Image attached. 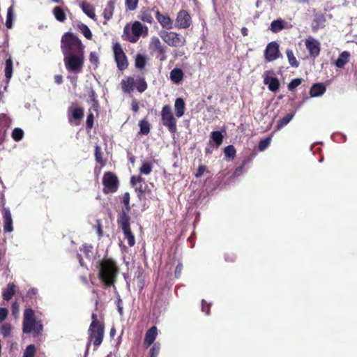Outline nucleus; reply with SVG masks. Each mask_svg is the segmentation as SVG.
I'll return each instance as SVG.
<instances>
[{"instance_id": "nucleus-16", "label": "nucleus", "mask_w": 357, "mask_h": 357, "mask_svg": "<svg viewBox=\"0 0 357 357\" xmlns=\"http://www.w3.org/2000/svg\"><path fill=\"white\" fill-rule=\"evenodd\" d=\"M305 46L312 56L316 57L319 55L320 52V43L318 40L312 37H309L305 40Z\"/></svg>"}, {"instance_id": "nucleus-20", "label": "nucleus", "mask_w": 357, "mask_h": 357, "mask_svg": "<svg viewBox=\"0 0 357 357\" xmlns=\"http://www.w3.org/2000/svg\"><path fill=\"white\" fill-rule=\"evenodd\" d=\"M223 135L219 131H213L211 132V140L209 141V146H213V148H218L222 143Z\"/></svg>"}, {"instance_id": "nucleus-61", "label": "nucleus", "mask_w": 357, "mask_h": 357, "mask_svg": "<svg viewBox=\"0 0 357 357\" xmlns=\"http://www.w3.org/2000/svg\"><path fill=\"white\" fill-rule=\"evenodd\" d=\"M116 334V329L113 327L110 330L109 335L112 337H113Z\"/></svg>"}, {"instance_id": "nucleus-1", "label": "nucleus", "mask_w": 357, "mask_h": 357, "mask_svg": "<svg viewBox=\"0 0 357 357\" xmlns=\"http://www.w3.org/2000/svg\"><path fill=\"white\" fill-rule=\"evenodd\" d=\"M103 318L100 314H93L92 321L89 328V344L93 342L95 349L99 347L104 337Z\"/></svg>"}, {"instance_id": "nucleus-33", "label": "nucleus", "mask_w": 357, "mask_h": 357, "mask_svg": "<svg viewBox=\"0 0 357 357\" xmlns=\"http://www.w3.org/2000/svg\"><path fill=\"white\" fill-rule=\"evenodd\" d=\"M71 115L74 120H79L84 116V111L81 107H73L70 109Z\"/></svg>"}, {"instance_id": "nucleus-4", "label": "nucleus", "mask_w": 357, "mask_h": 357, "mask_svg": "<svg viewBox=\"0 0 357 357\" xmlns=\"http://www.w3.org/2000/svg\"><path fill=\"white\" fill-rule=\"evenodd\" d=\"M63 61L68 72L78 74L82 70L84 62V52L79 51L76 54H64Z\"/></svg>"}, {"instance_id": "nucleus-5", "label": "nucleus", "mask_w": 357, "mask_h": 357, "mask_svg": "<svg viewBox=\"0 0 357 357\" xmlns=\"http://www.w3.org/2000/svg\"><path fill=\"white\" fill-rule=\"evenodd\" d=\"M149 29L146 26L143 25L140 22L135 21L131 26V33L128 27L124 28V36L128 41L131 43H137L141 36H146L148 35Z\"/></svg>"}, {"instance_id": "nucleus-35", "label": "nucleus", "mask_w": 357, "mask_h": 357, "mask_svg": "<svg viewBox=\"0 0 357 357\" xmlns=\"http://www.w3.org/2000/svg\"><path fill=\"white\" fill-rule=\"evenodd\" d=\"M294 116V114H288L286 116H284L278 123V129H280L283 126L287 125L290 122V121L293 119Z\"/></svg>"}, {"instance_id": "nucleus-59", "label": "nucleus", "mask_w": 357, "mask_h": 357, "mask_svg": "<svg viewBox=\"0 0 357 357\" xmlns=\"http://www.w3.org/2000/svg\"><path fill=\"white\" fill-rule=\"evenodd\" d=\"M182 267L181 266H177L175 271L176 276H178L181 272Z\"/></svg>"}, {"instance_id": "nucleus-9", "label": "nucleus", "mask_w": 357, "mask_h": 357, "mask_svg": "<svg viewBox=\"0 0 357 357\" xmlns=\"http://www.w3.org/2000/svg\"><path fill=\"white\" fill-rule=\"evenodd\" d=\"M159 35L165 43L172 47H180L185 43V38L175 32L161 31Z\"/></svg>"}, {"instance_id": "nucleus-13", "label": "nucleus", "mask_w": 357, "mask_h": 357, "mask_svg": "<svg viewBox=\"0 0 357 357\" xmlns=\"http://www.w3.org/2000/svg\"><path fill=\"white\" fill-rule=\"evenodd\" d=\"M114 54L115 60L117 63V66L120 70H123L127 68L128 62L126 59V56L123 52L120 45L115 44L114 45Z\"/></svg>"}, {"instance_id": "nucleus-49", "label": "nucleus", "mask_w": 357, "mask_h": 357, "mask_svg": "<svg viewBox=\"0 0 357 357\" xmlns=\"http://www.w3.org/2000/svg\"><path fill=\"white\" fill-rule=\"evenodd\" d=\"M160 351V345L155 344L151 349V357H157Z\"/></svg>"}, {"instance_id": "nucleus-27", "label": "nucleus", "mask_w": 357, "mask_h": 357, "mask_svg": "<svg viewBox=\"0 0 357 357\" xmlns=\"http://www.w3.org/2000/svg\"><path fill=\"white\" fill-rule=\"evenodd\" d=\"M83 12L91 19L95 18V10L92 5L88 3H83L82 5Z\"/></svg>"}, {"instance_id": "nucleus-11", "label": "nucleus", "mask_w": 357, "mask_h": 357, "mask_svg": "<svg viewBox=\"0 0 357 357\" xmlns=\"http://www.w3.org/2000/svg\"><path fill=\"white\" fill-rule=\"evenodd\" d=\"M149 49L153 52L158 54V57L160 61H165L166 59V50L165 47L162 45L160 39L156 36H153L151 38L149 43Z\"/></svg>"}, {"instance_id": "nucleus-15", "label": "nucleus", "mask_w": 357, "mask_h": 357, "mask_svg": "<svg viewBox=\"0 0 357 357\" xmlns=\"http://www.w3.org/2000/svg\"><path fill=\"white\" fill-rule=\"evenodd\" d=\"M265 59L268 61H273L280 56L279 45L275 42L268 44L265 50Z\"/></svg>"}, {"instance_id": "nucleus-43", "label": "nucleus", "mask_w": 357, "mask_h": 357, "mask_svg": "<svg viewBox=\"0 0 357 357\" xmlns=\"http://www.w3.org/2000/svg\"><path fill=\"white\" fill-rule=\"evenodd\" d=\"M24 132L20 128H15L13 131L12 136L15 141H20L23 137Z\"/></svg>"}, {"instance_id": "nucleus-26", "label": "nucleus", "mask_w": 357, "mask_h": 357, "mask_svg": "<svg viewBox=\"0 0 357 357\" xmlns=\"http://www.w3.org/2000/svg\"><path fill=\"white\" fill-rule=\"evenodd\" d=\"M134 79L132 77H128L126 80H122V89L126 93H130L133 90L134 86Z\"/></svg>"}, {"instance_id": "nucleus-14", "label": "nucleus", "mask_w": 357, "mask_h": 357, "mask_svg": "<svg viewBox=\"0 0 357 357\" xmlns=\"http://www.w3.org/2000/svg\"><path fill=\"white\" fill-rule=\"evenodd\" d=\"M191 17L185 10H181L176 20V26L178 29H187L191 24Z\"/></svg>"}, {"instance_id": "nucleus-42", "label": "nucleus", "mask_w": 357, "mask_h": 357, "mask_svg": "<svg viewBox=\"0 0 357 357\" xmlns=\"http://www.w3.org/2000/svg\"><path fill=\"white\" fill-rule=\"evenodd\" d=\"M283 29L282 22L281 20H275L271 23V30L277 32Z\"/></svg>"}, {"instance_id": "nucleus-58", "label": "nucleus", "mask_w": 357, "mask_h": 357, "mask_svg": "<svg viewBox=\"0 0 357 357\" xmlns=\"http://www.w3.org/2000/svg\"><path fill=\"white\" fill-rule=\"evenodd\" d=\"M242 172H243V167H238V168H237V169L235 170V172H234V175L235 176H238L239 175H241V174L242 173Z\"/></svg>"}, {"instance_id": "nucleus-63", "label": "nucleus", "mask_w": 357, "mask_h": 357, "mask_svg": "<svg viewBox=\"0 0 357 357\" xmlns=\"http://www.w3.org/2000/svg\"><path fill=\"white\" fill-rule=\"evenodd\" d=\"M0 312H8V310L5 307H0Z\"/></svg>"}, {"instance_id": "nucleus-6", "label": "nucleus", "mask_w": 357, "mask_h": 357, "mask_svg": "<svg viewBox=\"0 0 357 357\" xmlns=\"http://www.w3.org/2000/svg\"><path fill=\"white\" fill-rule=\"evenodd\" d=\"M43 329V325L34 317V314H25L23 331L26 333H33L37 336Z\"/></svg>"}, {"instance_id": "nucleus-56", "label": "nucleus", "mask_w": 357, "mask_h": 357, "mask_svg": "<svg viewBox=\"0 0 357 357\" xmlns=\"http://www.w3.org/2000/svg\"><path fill=\"white\" fill-rule=\"evenodd\" d=\"M215 148H213V146H209V143L208 146L206 147L205 151L206 153H211Z\"/></svg>"}, {"instance_id": "nucleus-54", "label": "nucleus", "mask_w": 357, "mask_h": 357, "mask_svg": "<svg viewBox=\"0 0 357 357\" xmlns=\"http://www.w3.org/2000/svg\"><path fill=\"white\" fill-rule=\"evenodd\" d=\"M147 88V84L146 83V82L144 80H142L139 84V86H137V90L139 91V92H143Z\"/></svg>"}, {"instance_id": "nucleus-25", "label": "nucleus", "mask_w": 357, "mask_h": 357, "mask_svg": "<svg viewBox=\"0 0 357 357\" xmlns=\"http://www.w3.org/2000/svg\"><path fill=\"white\" fill-rule=\"evenodd\" d=\"M349 56L350 54L349 52H343L335 62L336 66L340 68H343L344 65L348 62Z\"/></svg>"}, {"instance_id": "nucleus-51", "label": "nucleus", "mask_w": 357, "mask_h": 357, "mask_svg": "<svg viewBox=\"0 0 357 357\" xmlns=\"http://www.w3.org/2000/svg\"><path fill=\"white\" fill-rule=\"evenodd\" d=\"M93 124V114L89 113L86 119V126L88 128H91Z\"/></svg>"}, {"instance_id": "nucleus-62", "label": "nucleus", "mask_w": 357, "mask_h": 357, "mask_svg": "<svg viewBox=\"0 0 357 357\" xmlns=\"http://www.w3.org/2000/svg\"><path fill=\"white\" fill-rule=\"evenodd\" d=\"M7 314H0V323L6 319Z\"/></svg>"}, {"instance_id": "nucleus-8", "label": "nucleus", "mask_w": 357, "mask_h": 357, "mask_svg": "<svg viewBox=\"0 0 357 357\" xmlns=\"http://www.w3.org/2000/svg\"><path fill=\"white\" fill-rule=\"evenodd\" d=\"M161 121L170 132L174 133L176 131V120L173 115L171 107L168 105L163 106L162 109Z\"/></svg>"}, {"instance_id": "nucleus-32", "label": "nucleus", "mask_w": 357, "mask_h": 357, "mask_svg": "<svg viewBox=\"0 0 357 357\" xmlns=\"http://www.w3.org/2000/svg\"><path fill=\"white\" fill-rule=\"evenodd\" d=\"M13 75V61L11 58H8L5 63V76L8 81L11 78Z\"/></svg>"}, {"instance_id": "nucleus-30", "label": "nucleus", "mask_w": 357, "mask_h": 357, "mask_svg": "<svg viewBox=\"0 0 357 357\" xmlns=\"http://www.w3.org/2000/svg\"><path fill=\"white\" fill-rule=\"evenodd\" d=\"M153 165L150 162L144 161L139 168V173L142 175H149L152 172Z\"/></svg>"}, {"instance_id": "nucleus-57", "label": "nucleus", "mask_w": 357, "mask_h": 357, "mask_svg": "<svg viewBox=\"0 0 357 357\" xmlns=\"http://www.w3.org/2000/svg\"><path fill=\"white\" fill-rule=\"evenodd\" d=\"M54 78H55V82H56L57 84H61V83H62L63 77H62V76H61V75H56V76H55V77H54Z\"/></svg>"}, {"instance_id": "nucleus-60", "label": "nucleus", "mask_w": 357, "mask_h": 357, "mask_svg": "<svg viewBox=\"0 0 357 357\" xmlns=\"http://www.w3.org/2000/svg\"><path fill=\"white\" fill-rule=\"evenodd\" d=\"M248 30L247 28L245 27H243L241 29V33L243 35V36H247L248 35Z\"/></svg>"}, {"instance_id": "nucleus-34", "label": "nucleus", "mask_w": 357, "mask_h": 357, "mask_svg": "<svg viewBox=\"0 0 357 357\" xmlns=\"http://www.w3.org/2000/svg\"><path fill=\"white\" fill-rule=\"evenodd\" d=\"M286 53L289 64L293 67H298L299 63L294 56L293 51L291 50H287Z\"/></svg>"}, {"instance_id": "nucleus-38", "label": "nucleus", "mask_w": 357, "mask_h": 357, "mask_svg": "<svg viewBox=\"0 0 357 357\" xmlns=\"http://www.w3.org/2000/svg\"><path fill=\"white\" fill-rule=\"evenodd\" d=\"M36 347L33 344L28 345L23 354V357H34L36 354Z\"/></svg>"}, {"instance_id": "nucleus-21", "label": "nucleus", "mask_w": 357, "mask_h": 357, "mask_svg": "<svg viewBox=\"0 0 357 357\" xmlns=\"http://www.w3.org/2000/svg\"><path fill=\"white\" fill-rule=\"evenodd\" d=\"M185 105L184 100L181 98H176L174 103V109L177 118H181L184 115Z\"/></svg>"}, {"instance_id": "nucleus-48", "label": "nucleus", "mask_w": 357, "mask_h": 357, "mask_svg": "<svg viewBox=\"0 0 357 357\" xmlns=\"http://www.w3.org/2000/svg\"><path fill=\"white\" fill-rule=\"evenodd\" d=\"M95 157L96 161L100 164H103V161L101 157V149L99 146L96 147L95 150Z\"/></svg>"}, {"instance_id": "nucleus-24", "label": "nucleus", "mask_w": 357, "mask_h": 357, "mask_svg": "<svg viewBox=\"0 0 357 357\" xmlns=\"http://www.w3.org/2000/svg\"><path fill=\"white\" fill-rule=\"evenodd\" d=\"M169 77L174 84H178L183 79V73L179 68H174L170 72Z\"/></svg>"}, {"instance_id": "nucleus-46", "label": "nucleus", "mask_w": 357, "mask_h": 357, "mask_svg": "<svg viewBox=\"0 0 357 357\" xmlns=\"http://www.w3.org/2000/svg\"><path fill=\"white\" fill-rule=\"evenodd\" d=\"M89 61L96 68L98 66V62H99L98 54L95 52H91L90 56H89Z\"/></svg>"}, {"instance_id": "nucleus-23", "label": "nucleus", "mask_w": 357, "mask_h": 357, "mask_svg": "<svg viewBox=\"0 0 357 357\" xmlns=\"http://www.w3.org/2000/svg\"><path fill=\"white\" fill-rule=\"evenodd\" d=\"M326 87L324 84L318 83L314 84L310 89V96L312 97H318L324 93Z\"/></svg>"}, {"instance_id": "nucleus-50", "label": "nucleus", "mask_w": 357, "mask_h": 357, "mask_svg": "<svg viewBox=\"0 0 357 357\" xmlns=\"http://www.w3.org/2000/svg\"><path fill=\"white\" fill-rule=\"evenodd\" d=\"M126 2L128 9L133 10L137 7L138 0H126Z\"/></svg>"}, {"instance_id": "nucleus-3", "label": "nucleus", "mask_w": 357, "mask_h": 357, "mask_svg": "<svg viewBox=\"0 0 357 357\" xmlns=\"http://www.w3.org/2000/svg\"><path fill=\"white\" fill-rule=\"evenodd\" d=\"M62 51L64 54H76L79 51H83L84 46L81 40L75 35L66 33L62 37L61 40Z\"/></svg>"}, {"instance_id": "nucleus-44", "label": "nucleus", "mask_w": 357, "mask_h": 357, "mask_svg": "<svg viewBox=\"0 0 357 357\" xmlns=\"http://www.w3.org/2000/svg\"><path fill=\"white\" fill-rule=\"evenodd\" d=\"M271 143V138L267 137L264 139V140H261L259 144V150L260 151H264L270 144Z\"/></svg>"}, {"instance_id": "nucleus-31", "label": "nucleus", "mask_w": 357, "mask_h": 357, "mask_svg": "<svg viewBox=\"0 0 357 357\" xmlns=\"http://www.w3.org/2000/svg\"><path fill=\"white\" fill-rule=\"evenodd\" d=\"M53 13H54V15L55 17V18L59 21V22H63L66 20V13L65 12L63 11V10L59 7V6H56L54 9H53Z\"/></svg>"}, {"instance_id": "nucleus-2", "label": "nucleus", "mask_w": 357, "mask_h": 357, "mask_svg": "<svg viewBox=\"0 0 357 357\" xmlns=\"http://www.w3.org/2000/svg\"><path fill=\"white\" fill-rule=\"evenodd\" d=\"M119 270L115 263L111 260H104L100 264V277L107 286L114 285Z\"/></svg>"}, {"instance_id": "nucleus-12", "label": "nucleus", "mask_w": 357, "mask_h": 357, "mask_svg": "<svg viewBox=\"0 0 357 357\" xmlns=\"http://www.w3.org/2000/svg\"><path fill=\"white\" fill-rule=\"evenodd\" d=\"M273 71L267 70L264 73V83L268 86L270 91L275 92L279 89L280 82L277 77L273 76Z\"/></svg>"}, {"instance_id": "nucleus-10", "label": "nucleus", "mask_w": 357, "mask_h": 357, "mask_svg": "<svg viewBox=\"0 0 357 357\" xmlns=\"http://www.w3.org/2000/svg\"><path fill=\"white\" fill-rule=\"evenodd\" d=\"M104 185V192L105 193H112L116 191L118 188L117 177L112 172L105 173L102 178Z\"/></svg>"}, {"instance_id": "nucleus-28", "label": "nucleus", "mask_w": 357, "mask_h": 357, "mask_svg": "<svg viewBox=\"0 0 357 357\" xmlns=\"http://www.w3.org/2000/svg\"><path fill=\"white\" fill-rule=\"evenodd\" d=\"M140 19L143 22L149 24H152L154 21L151 10L148 9L144 10L141 12Z\"/></svg>"}, {"instance_id": "nucleus-52", "label": "nucleus", "mask_w": 357, "mask_h": 357, "mask_svg": "<svg viewBox=\"0 0 357 357\" xmlns=\"http://www.w3.org/2000/svg\"><path fill=\"white\" fill-rule=\"evenodd\" d=\"M129 202H130V194L128 192H126L123 195V202L126 205V210L128 211L130 210Z\"/></svg>"}, {"instance_id": "nucleus-45", "label": "nucleus", "mask_w": 357, "mask_h": 357, "mask_svg": "<svg viewBox=\"0 0 357 357\" xmlns=\"http://www.w3.org/2000/svg\"><path fill=\"white\" fill-rule=\"evenodd\" d=\"M11 329H12L11 326L9 324H4L1 326V334L4 337H7L10 335Z\"/></svg>"}, {"instance_id": "nucleus-17", "label": "nucleus", "mask_w": 357, "mask_h": 357, "mask_svg": "<svg viewBox=\"0 0 357 357\" xmlns=\"http://www.w3.org/2000/svg\"><path fill=\"white\" fill-rule=\"evenodd\" d=\"M155 15L158 22L163 28L166 29H171L173 28V21L167 15H163L158 10L155 12Z\"/></svg>"}, {"instance_id": "nucleus-41", "label": "nucleus", "mask_w": 357, "mask_h": 357, "mask_svg": "<svg viewBox=\"0 0 357 357\" xmlns=\"http://www.w3.org/2000/svg\"><path fill=\"white\" fill-rule=\"evenodd\" d=\"M146 64L145 58L140 54H138L135 59V66L138 68H143Z\"/></svg>"}, {"instance_id": "nucleus-19", "label": "nucleus", "mask_w": 357, "mask_h": 357, "mask_svg": "<svg viewBox=\"0 0 357 357\" xmlns=\"http://www.w3.org/2000/svg\"><path fill=\"white\" fill-rule=\"evenodd\" d=\"M158 335V329L155 326L151 327L146 333L144 344L146 347H149L153 343Z\"/></svg>"}, {"instance_id": "nucleus-18", "label": "nucleus", "mask_w": 357, "mask_h": 357, "mask_svg": "<svg viewBox=\"0 0 357 357\" xmlns=\"http://www.w3.org/2000/svg\"><path fill=\"white\" fill-rule=\"evenodd\" d=\"M3 230L6 232H11L13 228V219L10 211L8 208H4L3 211Z\"/></svg>"}, {"instance_id": "nucleus-64", "label": "nucleus", "mask_w": 357, "mask_h": 357, "mask_svg": "<svg viewBox=\"0 0 357 357\" xmlns=\"http://www.w3.org/2000/svg\"><path fill=\"white\" fill-rule=\"evenodd\" d=\"M29 293H31L32 294H36V290L35 289H32Z\"/></svg>"}, {"instance_id": "nucleus-29", "label": "nucleus", "mask_w": 357, "mask_h": 357, "mask_svg": "<svg viewBox=\"0 0 357 357\" xmlns=\"http://www.w3.org/2000/svg\"><path fill=\"white\" fill-rule=\"evenodd\" d=\"M15 19V14L13 6H11L8 8L7 16L6 20V26L8 29H11L13 27V21Z\"/></svg>"}, {"instance_id": "nucleus-22", "label": "nucleus", "mask_w": 357, "mask_h": 357, "mask_svg": "<svg viewBox=\"0 0 357 357\" xmlns=\"http://www.w3.org/2000/svg\"><path fill=\"white\" fill-rule=\"evenodd\" d=\"M15 293V285L13 283H8L7 287L3 289L2 296L4 301H10Z\"/></svg>"}, {"instance_id": "nucleus-55", "label": "nucleus", "mask_w": 357, "mask_h": 357, "mask_svg": "<svg viewBox=\"0 0 357 357\" xmlns=\"http://www.w3.org/2000/svg\"><path fill=\"white\" fill-rule=\"evenodd\" d=\"M12 312H17L20 310L19 305L17 301L12 304Z\"/></svg>"}, {"instance_id": "nucleus-37", "label": "nucleus", "mask_w": 357, "mask_h": 357, "mask_svg": "<svg viewBox=\"0 0 357 357\" xmlns=\"http://www.w3.org/2000/svg\"><path fill=\"white\" fill-rule=\"evenodd\" d=\"M79 31L82 33L87 38L91 39L92 33L89 29V28L84 24H80L78 25Z\"/></svg>"}, {"instance_id": "nucleus-47", "label": "nucleus", "mask_w": 357, "mask_h": 357, "mask_svg": "<svg viewBox=\"0 0 357 357\" xmlns=\"http://www.w3.org/2000/svg\"><path fill=\"white\" fill-rule=\"evenodd\" d=\"M301 84V79H293L288 85V89L289 91H293L297 86H298Z\"/></svg>"}, {"instance_id": "nucleus-7", "label": "nucleus", "mask_w": 357, "mask_h": 357, "mask_svg": "<svg viewBox=\"0 0 357 357\" xmlns=\"http://www.w3.org/2000/svg\"><path fill=\"white\" fill-rule=\"evenodd\" d=\"M118 223L121 227L125 238L128 240L130 246H133L135 243V236L131 232L130 227V217L126 211H122L118 218Z\"/></svg>"}, {"instance_id": "nucleus-53", "label": "nucleus", "mask_w": 357, "mask_h": 357, "mask_svg": "<svg viewBox=\"0 0 357 357\" xmlns=\"http://www.w3.org/2000/svg\"><path fill=\"white\" fill-rule=\"evenodd\" d=\"M206 169V167L204 165L199 166L197 171V173L195 174V176L197 178L202 176L203 175V174L205 172Z\"/></svg>"}, {"instance_id": "nucleus-40", "label": "nucleus", "mask_w": 357, "mask_h": 357, "mask_svg": "<svg viewBox=\"0 0 357 357\" xmlns=\"http://www.w3.org/2000/svg\"><path fill=\"white\" fill-rule=\"evenodd\" d=\"M140 132L142 135H147L150 130L149 123L146 121H142L139 122Z\"/></svg>"}, {"instance_id": "nucleus-39", "label": "nucleus", "mask_w": 357, "mask_h": 357, "mask_svg": "<svg viewBox=\"0 0 357 357\" xmlns=\"http://www.w3.org/2000/svg\"><path fill=\"white\" fill-rule=\"evenodd\" d=\"M224 153H225V155L227 158L233 159L236 154V150H235V148L234 147V146L229 145V146H227V147H225Z\"/></svg>"}, {"instance_id": "nucleus-36", "label": "nucleus", "mask_w": 357, "mask_h": 357, "mask_svg": "<svg viewBox=\"0 0 357 357\" xmlns=\"http://www.w3.org/2000/svg\"><path fill=\"white\" fill-rule=\"evenodd\" d=\"M142 178L141 176H133L131 177L130 183L132 185L135 186L137 190L142 191Z\"/></svg>"}]
</instances>
